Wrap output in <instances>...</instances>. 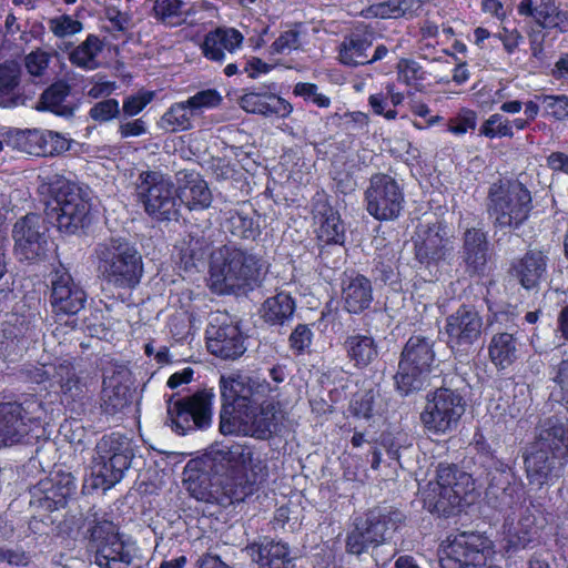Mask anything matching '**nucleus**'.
Returning <instances> with one entry per match:
<instances>
[{
  "label": "nucleus",
  "mask_w": 568,
  "mask_h": 568,
  "mask_svg": "<svg viewBox=\"0 0 568 568\" xmlns=\"http://www.w3.org/2000/svg\"><path fill=\"white\" fill-rule=\"evenodd\" d=\"M219 430L222 435H250L270 439L276 430L278 403L270 398L276 390L266 379L250 375H221Z\"/></svg>",
  "instance_id": "1"
},
{
  "label": "nucleus",
  "mask_w": 568,
  "mask_h": 568,
  "mask_svg": "<svg viewBox=\"0 0 568 568\" xmlns=\"http://www.w3.org/2000/svg\"><path fill=\"white\" fill-rule=\"evenodd\" d=\"M475 470L477 480L487 485V504L501 514L505 520H513L518 511L527 509V490L515 468L498 458L496 450L483 433L474 435Z\"/></svg>",
  "instance_id": "2"
},
{
  "label": "nucleus",
  "mask_w": 568,
  "mask_h": 568,
  "mask_svg": "<svg viewBox=\"0 0 568 568\" xmlns=\"http://www.w3.org/2000/svg\"><path fill=\"white\" fill-rule=\"evenodd\" d=\"M529 485L538 489L554 485L568 463V427L548 419L535 440L523 453Z\"/></svg>",
  "instance_id": "3"
},
{
  "label": "nucleus",
  "mask_w": 568,
  "mask_h": 568,
  "mask_svg": "<svg viewBox=\"0 0 568 568\" xmlns=\"http://www.w3.org/2000/svg\"><path fill=\"white\" fill-rule=\"evenodd\" d=\"M47 195L45 214L59 231L74 234L91 222V200L79 183L55 174L38 186Z\"/></svg>",
  "instance_id": "4"
},
{
  "label": "nucleus",
  "mask_w": 568,
  "mask_h": 568,
  "mask_svg": "<svg viewBox=\"0 0 568 568\" xmlns=\"http://www.w3.org/2000/svg\"><path fill=\"white\" fill-rule=\"evenodd\" d=\"M97 272L106 284L120 290H134L141 283L144 265L134 244L123 237H111L94 248Z\"/></svg>",
  "instance_id": "5"
},
{
  "label": "nucleus",
  "mask_w": 568,
  "mask_h": 568,
  "mask_svg": "<svg viewBox=\"0 0 568 568\" xmlns=\"http://www.w3.org/2000/svg\"><path fill=\"white\" fill-rule=\"evenodd\" d=\"M534 210L531 192L521 182L498 179L488 189L486 212L495 229L519 230Z\"/></svg>",
  "instance_id": "6"
},
{
  "label": "nucleus",
  "mask_w": 568,
  "mask_h": 568,
  "mask_svg": "<svg viewBox=\"0 0 568 568\" xmlns=\"http://www.w3.org/2000/svg\"><path fill=\"white\" fill-rule=\"evenodd\" d=\"M253 447L246 444L234 443L213 453V463L226 464L223 473L232 483V487L245 499L253 496L268 478L266 459L254 456Z\"/></svg>",
  "instance_id": "7"
},
{
  "label": "nucleus",
  "mask_w": 568,
  "mask_h": 568,
  "mask_svg": "<svg viewBox=\"0 0 568 568\" xmlns=\"http://www.w3.org/2000/svg\"><path fill=\"white\" fill-rule=\"evenodd\" d=\"M262 260L239 247L225 246L221 251V261L210 265L212 286L222 294H231L252 288L260 282Z\"/></svg>",
  "instance_id": "8"
},
{
  "label": "nucleus",
  "mask_w": 568,
  "mask_h": 568,
  "mask_svg": "<svg viewBox=\"0 0 568 568\" xmlns=\"http://www.w3.org/2000/svg\"><path fill=\"white\" fill-rule=\"evenodd\" d=\"M435 339L413 334L404 344L398 369L394 376L396 389L403 396L419 392L429 378L436 362Z\"/></svg>",
  "instance_id": "9"
},
{
  "label": "nucleus",
  "mask_w": 568,
  "mask_h": 568,
  "mask_svg": "<svg viewBox=\"0 0 568 568\" xmlns=\"http://www.w3.org/2000/svg\"><path fill=\"white\" fill-rule=\"evenodd\" d=\"M215 466L213 462L207 465L206 462L194 459L186 464L183 484L190 496L197 501L224 508L244 501L245 495L236 493L227 476L219 474L217 470L213 471Z\"/></svg>",
  "instance_id": "10"
},
{
  "label": "nucleus",
  "mask_w": 568,
  "mask_h": 568,
  "mask_svg": "<svg viewBox=\"0 0 568 568\" xmlns=\"http://www.w3.org/2000/svg\"><path fill=\"white\" fill-rule=\"evenodd\" d=\"M135 197L144 212L159 222L171 221L179 214L176 186L159 171L145 170L139 173Z\"/></svg>",
  "instance_id": "11"
},
{
  "label": "nucleus",
  "mask_w": 568,
  "mask_h": 568,
  "mask_svg": "<svg viewBox=\"0 0 568 568\" xmlns=\"http://www.w3.org/2000/svg\"><path fill=\"white\" fill-rule=\"evenodd\" d=\"M495 555L494 542L483 534L463 531L448 536L443 545L439 564L442 568H500L488 566Z\"/></svg>",
  "instance_id": "12"
},
{
  "label": "nucleus",
  "mask_w": 568,
  "mask_h": 568,
  "mask_svg": "<svg viewBox=\"0 0 568 568\" xmlns=\"http://www.w3.org/2000/svg\"><path fill=\"white\" fill-rule=\"evenodd\" d=\"M204 335L207 352L220 359L236 361L247 349L248 336L241 320L227 312L212 313Z\"/></svg>",
  "instance_id": "13"
},
{
  "label": "nucleus",
  "mask_w": 568,
  "mask_h": 568,
  "mask_svg": "<svg viewBox=\"0 0 568 568\" xmlns=\"http://www.w3.org/2000/svg\"><path fill=\"white\" fill-rule=\"evenodd\" d=\"M214 398L213 389L207 388L178 398L172 396L168 403V415L175 433L185 435L191 430L209 428L212 424Z\"/></svg>",
  "instance_id": "14"
},
{
  "label": "nucleus",
  "mask_w": 568,
  "mask_h": 568,
  "mask_svg": "<svg viewBox=\"0 0 568 568\" xmlns=\"http://www.w3.org/2000/svg\"><path fill=\"white\" fill-rule=\"evenodd\" d=\"M465 408L466 402L457 390L439 387L428 394L420 422L427 432L444 435L457 427Z\"/></svg>",
  "instance_id": "15"
},
{
  "label": "nucleus",
  "mask_w": 568,
  "mask_h": 568,
  "mask_svg": "<svg viewBox=\"0 0 568 568\" xmlns=\"http://www.w3.org/2000/svg\"><path fill=\"white\" fill-rule=\"evenodd\" d=\"M364 199L368 214L379 222L396 220L405 205L403 186L386 173H375L369 179Z\"/></svg>",
  "instance_id": "16"
},
{
  "label": "nucleus",
  "mask_w": 568,
  "mask_h": 568,
  "mask_svg": "<svg viewBox=\"0 0 568 568\" xmlns=\"http://www.w3.org/2000/svg\"><path fill=\"white\" fill-rule=\"evenodd\" d=\"M97 466H100V474L109 486L118 484L129 469L133 452L130 439L113 432L104 435L97 444Z\"/></svg>",
  "instance_id": "17"
},
{
  "label": "nucleus",
  "mask_w": 568,
  "mask_h": 568,
  "mask_svg": "<svg viewBox=\"0 0 568 568\" xmlns=\"http://www.w3.org/2000/svg\"><path fill=\"white\" fill-rule=\"evenodd\" d=\"M483 317L473 305L462 304L445 318L446 346L453 353H468L483 333Z\"/></svg>",
  "instance_id": "18"
},
{
  "label": "nucleus",
  "mask_w": 568,
  "mask_h": 568,
  "mask_svg": "<svg viewBox=\"0 0 568 568\" xmlns=\"http://www.w3.org/2000/svg\"><path fill=\"white\" fill-rule=\"evenodd\" d=\"M94 562L100 568H128L132 556L111 521H99L90 529Z\"/></svg>",
  "instance_id": "19"
},
{
  "label": "nucleus",
  "mask_w": 568,
  "mask_h": 568,
  "mask_svg": "<svg viewBox=\"0 0 568 568\" xmlns=\"http://www.w3.org/2000/svg\"><path fill=\"white\" fill-rule=\"evenodd\" d=\"M454 245L444 221L429 223L414 242L415 260L426 268L438 267L452 255Z\"/></svg>",
  "instance_id": "20"
},
{
  "label": "nucleus",
  "mask_w": 568,
  "mask_h": 568,
  "mask_svg": "<svg viewBox=\"0 0 568 568\" xmlns=\"http://www.w3.org/2000/svg\"><path fill=\"white\" fill-rule=\"evenodd\" d=\"M50 303L57 316L75 315L87 303V292L62 264L52 272Z\"/></svg>",
  "instance_id": "21"
},
{
  "label": "nucleus",
  "mask_w": 568,
  "mask_h": 568,
  "mask_svg": "<svg viewBox=\"0 0 568 568\" xmlns=\"http://www.w3.org/2000/svg\"><path fill=\"white\" fill-rule=\"evenodd\" d=\"M75 490L77 481L71 473L53 469L38 480V508L47 511L64 508Z\"/></svg>",
  "instance_id": "22"
},
{
  "label": "nucleus",
  "mask_w": 568,
  "mask_h": 568,
  "mask_svg": "<svg viewBox=\"0 0 568 568\" xmlns=\"http://www.w3.org/2000/svg\"><path fill=\"white\" fill-rule=\"evenodd\" d=\"M276 90L275 82L246 90L240 99V105L247 113L285 119L292 113L293 106L287 100L276 94Z\"/></svg>",
  "instance_id": "23"
},
{
  "label": "nucleus",
  "mask_w": 568,
  "mask_h": 568,
  "mask_svg": "<svg viewBox=\"0 0 568 568\" xmlns=\"http://www.w3.org/2000/svg\"><path fill=\"white\" fill-rule=\"evenodd\" d=\"M460 257L469 276L486 275L490 253L487 233L484 230L469 227L464 232Z\"/></svg>",
  "instance_id": "24"
},
{
  "label": "nucleus",
  "mask_w": 568,
  "mask_h": 568,
  "mask_svg": "<svg viewBox=\"0 0 568 568\" xmlns=\"http://www.w3.org/2000/svg\"><path fill=\"white\" fill-rule=\"evenodd\" d=\"M375 40L372 27L361 24L346 34L338 45V61L349 68L368 64L367 51Z\"/></svg>",
  "instance_id": "25"
},
{
  "label": "nucleus",
  "mask_w": 568,
  "mask_h": 568,
  "mask_svg": "<svg viewBox=\"0 0 568 568\" xmlns=\"http://www.w3.org/2000/svg\"><path fill=\"white\" fill-rule=\"evenodd\" d=\"M244 36L233 27L220 26L210 30L201 43L203 57L212 62L222 63L226 52L234 53L243 44Z\"/></svg>",
  "instance_id": "26"
},
{
  "label": "nucleus",
  "mask_w": 568,
  "mask_h": 568,
  "mask_svg": "<svg viewBox=\"0 0 568 568\" xmlns=\"http://www.w3.org/2000/svg\"><path fill=\"white\" fill-rule=\"evenodd\" d=\"M26 403H3L0 405V446L20 443L29 432L31 422Z\"/></svg>",
  "instance_id": "27"
},
{
  "label": "nucleus",
  "mask_w": 568,
  "mask_h": 568,
  "mask_svg": "<svg viewBox=\"0 0 568 568\" xmlns=\"http://www.w3.org/2000/svg\"><path fill=\"white\" fill-rule=\"evenodd\" d=\"M519 16L530 17L534 23L555 28L559 33L568 32V11L561 10L556 0H520Z\"/></svg>",
  "instance_id": "28"
},
{
  "label": "nucleus",
  "mask_w": 568,
  "mask_h": 568,
  "mask_svg": "<svg viewBox=\"0 0 568 568\" xmlns=\"http://www.w3.org/2000/svg\"><path fill=\"white\" fill-rule=\"evenodd\" d=\"M373 301V284L367 276L353 272L342 281V303L346 313L361 315L371 308Z\"/></svg>",
  "instance_id": "29"
},
{
  "label": "nucleus",
  "mask_w": 568,
  "mask_h": 568,
  "mask_svg": "<svg viewBox=\"0 0 568 568\" xmlns=\"http://www.w3.org/2000/svg\"><path fill=\"white\" fill-rule=\"evenodd\" d=\"M176 181L178 199L184 202L190 210H203L211 205V191L199 172L181 170L176 173Z\"/></svg>",
  "instance_id": "30"
},
{
  "label": "nucleus",
  "mask_w": 568,
  "mask_h": 568,
  "mask_svg": "<svg viewBox=\"0 0 568 568\" xmlns=\"http://www.w3.org/2000/svg\"><path fill=\"white\" fill-rule=\"evenodd\" d=\"M365 521L371 527V532L384 544L405 525L406 515L396 506L382 505L369 509Z\"/></svg>",
  "instance_id": "31"
},
{
  "label": "nucleus",
  "mask_w": 568,
  "mask_h": 568,
  "mask_svg": "<svg viewBox=\"0 0 568 568\" xmlns=\"http://www.w3.org/2000/svg\"><path fill=\"white\" fill-rule=\"evenodd\" d=\"M548 256L541 250H528L513 263L511 274L526 290L536 288L547 272Z\"/></svg>",
  "instance_id": "32"
},
{
  "label": "nucleus",
  "mask_w": 568,
  "mask_h": 568,
  "mask_svg": "<svg viewBox=\"0 0 568 568\" xmlns=\"http://www.w3.org/2000/svg\"><path fill=\"white\" fill-rule=\"evenodd\" d=\"M487 353L490 363L498 372L511 367L520 355V342L517 331L494 333L487 345Z\"/></svg>",
  "instance_id": "33"
},
{
  "label": "nucleus",
  "mask_w": 568,
  "mask_h": 568,
  "mask_svg": "<svg viewBox=\"0 0 568 568\" xmlns=\"http://www.w3.org/2000/svg\"><path fill=\"white\" fill-rule=\"evenodd\" d=\"M467 489L429 487L424 494V506L439 517L449 518L460 511Z\"/></svg>",
  "instance_id": "34"
},
{
  "label": "nucleus",
  "mask_w": 568,
  "mask_h": 568,
  "mask_svg": "<svg viewBox=\"0 0 568 568\" xmlns=\"http://www.w3.org/2000/svg\"><path fill=\"white\" fill-rule=\"evenodd\" d=\"M315 219L318 221L317 240L324 245L343 244L345 226L338 211L328 202L315 206Z\"/></svg>",
  "instance_id": "35"
},
{
  "label": "nucleus",
  "mask_w": 568,
  "mask_h": 568,
  "mask_svg": "<svg viewBox=\"0 0 568 568\" xmlns=\"http://www.w3.org/2000/svg\"><path fill=\"white\" fill-rule=\"evenodd\" d=\"M260 220L261 215L255 210H252L250 213L230 210L222 223V227L232 237L255 241L261 235Z\"/></svg>",
  "instance_id": "36"
},
{
  "label": "nucleus",
  "mask_w": 568,
  "mask_h": 568,
  "mask_svg": "<svg viewBox=\"0 0 568 568\" xmlns=\"http://www.w3.org/2000/svg\"><path fill=\"white\" fill-rule=\"evenodd\" d=\"M258 568H290L292 558L288 545L265 538L262 542L251 546Z\"/></svg>",
  "instance_id": "37"
},
{
  "label": "nucleus",
  "mask_w": 568,
  "mask_h": 568,
  "mask_svg": "<svg viewBox=\"0 0 568 568\" xmlns=\"http://www.w3.org/2000/svg\"><path fill=\"white\" fill-rule=\"evenodd\" d=\"M71 93V85L64 80H58L48 87L38 101V111H50L55 115L71 118L74 115L77 105L67 103L65 100Z\"/></svg>",
  "instance_id": "38"
},
{
  "label": "nucleus",
  "mask_w": 568,
  "mask_h": 568,
  "mask_svg": "<svg viewBox=\"0 0 568 568\" xmlns=\"http://www.w3.org/2000/svg\"><path fill=\"white\" fill-rule=\"evenodd\" d=\"M14 254L21 262L36 258V215L32 213L18 220L13 227Z\"/></svg>",
  "instance_id": "39"
},
{
  "label": "nucleus",
  "mask_w": 568,
  "mask_h": 568,
  "mask_svg": "<svg viewBox=\"0 0 568 568\" xmlns=\"http://www.w3.org/2000/svg\"><path fill=\"white\" fill-rule=\"evenodd\" d=\"M345 349L347 357L358 369L371 365L378 356V347L374 337L363 334H354L346 338Z\"/></svg>",
  "instance_id": "40"
},
{
  "label": "nucleus",
  "mask_w": 568,
  "mask_h": 568,
  "mask_svg": "<svg viewBox=\"0 0 568 568\" xmlns=\"http://www.w3.org/2000/svg\"><path fill=\"white\" fill-rule=\"evenodd\" d=\"M103 48L104 42L97 34L90 33L84 41L70 51L68 58L72 65L85 71H92L100 67L98 57L103 51Z\"/></svg>",
  "instance_id": "41"
},
{
  "label": "nucleus",
  "mask_w": 568,
  "mask_h": 568,
  "mask_svg": "<svg viewBox=\"0 0 568 568\" xmlns=\"http://www.w3.org/2000/svg\"><path fill=\"white\" fill-rule=\"evenodd\" d=\"M296 302L290 293L280 292L265 300L262 305L263 318L271 325H283L293 317Z\"/></svg>",
  "instance_id": "42"
},
{
  "label": "nucleus",
  "mask_w": 568,
  "mask_h": 568,
  "mask_svg": "<svg viewBox=\"0 0 568 568\" xmlns=\"http://www.w3.org/2000/svg\"><path fill=\"white\" fill-rule=\"evenodd\" d=\"M192 109L184 101L172 103L158 121V126L166 132L178 133L193 128Z\"/></svg>",
  "instance_id": "43"
},
{
  "label": "nucleus",
  "mask_w": 568,
  "mask_h": 568,
  "mask_svg": "<svg viewBox=\"0 0 568 568\" xmlns=\"http://www.w3.org/2000/svg\"><path fill=\"white\" fill-rule=\"evenodd\" d=\"M65 379L60 382V402L65 409L80 414L84 410L87 385L74 373L68 371Z\"/></svg>",
  "instance_id": "44"
},
{
  "label": "nucleus",
  "mask_w": 568,
  "mask_h": 568,
  "mask_svg": "<svg viewBox=\"0 0 568 568\" xmlns=\"http://www.w3.org/2000/svg\"><path fill=\"white\" fill-rule=\"evenodd\" d=\"M151 16L158 23L166 28L180 27L187 19L183 0H154Z\"/></svg>",
  "instance_id": "45"
},
{
  "label": "nucleus",
  "mask_w": 568,
  "mask_h": 568,
  "mask_svg": "<svg viewBox=\"0 0 568 568\" xmlns=\"http://www.w3.org/2000/svg\"><path fill=\"white\" fill-rule=\"evenodd\" d=\"M396 69L398 82L408 88L407 94L423 91L426 71L417 61L402 58L397 62Z\"/></svg>",
  "instance_id": "46"
},
{
  "label": "nucleus",
  "mask_w": 568,
  "mask_h": 568,
  "mask_svg": "<svg viewBox=\"0 0 568 568\" xmlns=\"http://www.w3.org/2000/svg\"><path fill=\"white\" fill-rule=\"evenodd\" d=\"M129 389L122 383H108L103 379L101 409L105 415H115L129 405Z\"/></svg>",
  "instance_id": "47"
},
{
  "label": "nucleus",
  "mask_w": 568,
  "mask_h": 568,
  "mask_svg": "<svg viewBox=\"0 0 568 568\" xmlns=\"http://www.w3.org/2000/svg\"><path fill=\"white\" fill-rule=\"evenodd\" d=\"M382 545L379 539L371 532V527L364 521L362 527L356 526L347 534L345 540L346 551L351 555L359 556L366 552L371 547Z\"/></svg>",
  "instance_id": "48"
},
{
  "label": "nucleus",
  "mask_w": 568,
  "mask_h": 568,
  "mask_svg": "<svg viewBox=\"0 0 568 568\" xmlns=\"http://www.w3.org/2000/svg\"><path fill=\"white\" fill-rule=\"evenodd\" d=\"M71 141L61 133L45 130L38 131V156H58L67 152Z\"/></svg>",
  "instance_id": "49"
},
{
  "label": "nucleus",
  "mask_w": 568,
  "mask_h": 568,
  "mask_svg": "<svg viewBox=\"0 0 568 568\" xmlns=\"http://www.w3.org/2000/svg\"><path fill=\"white\" fill-rule=\"evenodd\" d=\"M479 135L490 140L511 139L514 138V130H511V123L507 118L499 113H494L481 123Z\"/></svg>",
  "instance_id": "50"
},
{
  "label": "nucleus",
  "mask_w": 568,
  "mask_h": 568,
  "mask_svg": "<svg viewBox=\"0 0 568 568\" xmlns=\"http://www.w3.org/2000/svg\"><path fill=\"white\" fill-rule=\"evenodd\" d=\"M550 30H555V28H548L547 26L537 23H532L526 30L529 41L530 55L532 59L539 62L545 61L547 58L545 51V42Z\"/></svg>",
  "instance_id": "51"
},
{
  "label": "nucleus",
  "mask_w": 568,
  "mask_h": 568,
  "mask_svg": "<svg viewBox=\"0 0 568 568\" xmlns=\"http://www.w3.org/2000/svg\"><path fill=\"white\" fill-rule=\"evenodd\" d=\"M222 100V95L216 89H204L189 97L185 103L192 109L195 116H199L204 110L219 106Z\"/></svg>",
  "instance_id": "52"
},
{
  "label": "nucleus",
  "mask_w": 568,
  "mask_h": 568,
  "mask_svg": "<svg viewBox=\"0 0 568 568\" xmlns=\"http://www.w3.org/2000/svg\"><path fill=\"white\" fill-rule=\"evenodd\" d=\"M465 478L467 483L470 477L466 476L464 473H459L456 465H439L437 468L436 481L430 483L429 487L434 488H458L466 489L463 483L459 479Z\"/></svg>",
  "instance_id": "53"
},
{
  "label": "nucleus",
  "mask_w": 568,
  "mask_h": 568,
  "mask_svg": "<svg viewBox=\"0 0 568 568\" xmlns=\"http://www.w3.org/2000/svg\"><path fill=\"white\" fill-rule=\"evenodd\" d=\"M541 101L545 116L552 118L557 121L568 119V97L565 94H542L537 97Z\"/></svg>",
  "instance_id": "54"
},
{
  "label": "nucleus",
  "mask_w": 568,
  "mask_h": 568,
  "mask_svg": "<svg viewBox=\"0 0 568 568\" xmlns=\"http://www.w3.org/2000/svg\"><path fill=\"white\" fill-rule=\"evenodd\" d=\"M155 98L151 90H140L135 94L128 95L122 102V112L125 118H134L140 114Z\"/></svg>",
  "instance_id": "55"
},
{
  "label": "nucleus",
  "mask_w": 568,
  "mask_h": 568,
  "mask_svg": "<svg viewBox=\"0 0 568 568\" xmlns=\"http://www.w3.org/2000/svg\"><path fill=\"white\" fill-rule=\"evenodd\" d=\"M50 31L58 38L74 36L82 31L83 23L69 14H61L49 19Z\"/></svg>",
  "instance_id": "56"
},
{
  "label": "nucleus",
  "mask_w": 568,
  "mask_h": 568,
  "mask_svg": "<svg viewBox=\"0 0 568 568\" xmlns=\"http://www.w3.org/2000/svg\"><path fill=\"white\" fill-rule=\"evenodd\" d=\"M120 115V104L114 98H108L94 103L89 110V116L99 123L110 122Z\"/></svg>",
  "instance_id": "57"
},
{
  "label": "nucleus",
  "mask_w": 568,
  "mask_h": 568,
  "mask_svg": "<svg viewBox=\"0 0 568 568\" xmlns=\"http://www.w3.org/2000/svg\"><path fill=\"white\" fill-rule=\"evenodd\" d=\"M375 395L373 389L357 392L349 403V412L353 416L368 419L373 416Z\"/></svg>",
  "instance_id": "58"
},
{
  "label": "nucleus",
  "mask_w": 568,
  "mask_h": 568,
  "mask_svg": "<svg viewBox=\"0 0 568 568\" xmlns=\"http://www.w3.org/2000/svg\"><path fill=\"white\" fill-rule=\"evenodd\" d=\"M404 0H387L379 3H374L367 7L363 13L365 18H396L404 14L403 8Z\"/></svg>",
  "instance_id": "59"
},
{
  "label": "nucleus",
  "mask_w": 568,
  "mask_h": 568,
  "mask_svg": "<svg viewBox=\"0 0 568 568\" xmlns=\"http://www.w3.org/2000/svg\"><path fill=\"white\" fill-rule=\"evenodd\" d=\"M477 125V113L468 108H462L459 112L449 119L448 132L455 135H464Z\"/></svg>",
  "instance_id": "60"
},
{
  "label": "nucleus",
  "mask_w": 568,
  "mask_h": 568,
  "mask_svg": "<svg viewBox=\"0 0 568 568\" xmlns=\"http://www.w3.org/2000/svg\"><path fill=\"white\" fill-rule=\"evenodd\" d=\"M493 38L501 42L503 49L508 55L515 54L524 41L523 34L517 28L510 29L506 26H500L498 32L493 34Z\"/></svg>",
  "instance_id": "61"
},
{
  "label": "nucleus",
  "mask_w": 568,
  "mask_h": 568,
  "mask_svg": "<svg viewBox=\"0 0 568 568\" xmlns=\"http://www.w3.org/2000/svg\"><path fill=\"white\" fill-rule=\"evenodd\" d=\"M313 341V332L306 324H298L288 336L291 349L296 355H302L311 346Z\"/></svg>",
  "instance_id": "62"
},
{
  "label": "nucleus",
  "mask_w": 568,
  "mask_h": 568,
  "mask_svg": "<svg viewBox=\"0 0 568 568\" xmlns=\"http://www.w3.org/2000/svg\"><path fill=\"white\" fill-rule=\"evenodd\" d=\"M19 83V69L16 64L0 65V95H9Z\"/></svg>",
  "instance_id": "63"
},
{
  "label": "nucleus",
  "mask_w": 568,
  "mask_h": 568,
  "mask_svg": "<svg viewBox=\"0 0 568 568\" xmlns=\"http://www.w3.org/2000/svg\"><path fill=\"white\" fill-rule=\"evenodd\" d=\"M402 434L383 433L379 438V445L385 449L390 460L399 463L400 449L405 447Z\"/></svg>",
  "instance_id": "64"
}]
</instances>
